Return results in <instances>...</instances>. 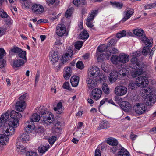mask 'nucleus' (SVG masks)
<instances>
[{"instance_id": "nucleus-12", "label": "nucleus", "mask_w": 156, "mask_h": 156, "mask_svg": "<svg viewBox=\"0 0 156 156\" xmlns=\"http://www.w3.org/2000/svg\"><path fill=\"white\" fill-rule=\"evenodd\" d=\"M9 115L10 117L12 118V119L10 122H14L13 123H14V122H15L16 121H18L19 125V122L18 119L22 117L21 114L20 112H16L14 110H12L11 112Z\"/></svg>"}, {"instance_id": "nucleus-37", "label": "nucleus", "mask_w": 156, "mask_h": 156, "mask_svg": "<svg viewBox=\"0 0 156 156\" xmlns=\"http://www.w3.org/2000/svg\"><path fill=\"white\" fill-rule=\"evenodd\" d=\"M119 55H112L111 58V61L113 64L115 65H117L119 62Z\"/></svg>"}, {"instance_id": "nucleus-3", "label": "nucleus", "mask_w": 156, "mask_h": 156, "mask_svg": "<svg viewBox=\"0 0 156 156\" xmlns=\"http://www.w3.org/2000/svg\"><path fill=\"white\" fill-rule=\"evenodd\" d=\"M143 93L142 95L145 96L146 104L148 106L151 105L152 104H154L156 102V91L153 89L147 88L142 90Z\"/></svg>"}, {"instance_id": "nucleus-38", "label": "nucleus", "mask_w": 156, "mask_h": 156, "mask_svg": "<svg viewBox=\"0 0 156 156\" xmlns=\"http://www.w3.org/2000/svg\"><path fill=\"white\" fill-rule=\"evenodd\" d=\"M27 124L28 125L25 128V130L26 131V133H30L33 129L31 125L32 124H31V122H30V121H28L26 122V125H27Z\"/></svg>"}, {"instance_id": "nucleus-30", "label": "nucleus", "mask_w": 156, "mask_h": 156, "mask_svg": "<svg viewBox=\"0 0 156 156\" xmlns=\"http://www.w3.org/2000/svg\"><path fill=\"white\" fill-rule=\"evenodd\" d=\"M132 31L135 35L139 37L143 36L144 34L143 30L140 28H136L134 30H133Z\"/></svg>"}, {"instance_id": "nucleus-34", "label": "nucleus", "mask_w": 156, "mask_h": 156, "mask_svg": "<svg viewBox=\"0 0 156 156\" xmlns=\"http://www.w3.org/2000/svg\"><path fill=\"white\" fill-rule=\"evenodd\" d=\"M9 140V138L5 134H0V144L6 145Z\"/></svg>"}, {"instance_id": "nucleus-11", "label": "nucleus", "mask_w": 156, "mask_h": 156, "mask_svg": "<svg viewBox=\"0 0 156 156\" xmlns=\"http://www.w3.org/2000/svg\"><path fill=\"white\" fill-rule=\"evenodd\" d=\"M100 70L98 67L97 66H94L90 68V69L88 70V73L91 76L94 78H96L100 74Z\"/></svg>"}, {"instance_id": "nucleus-4", "label": "nucleus", "mask_w": 156, "mask_h": 156, "mask_svg": "<svg viewBox=\"0 0 156 156\" xmlns=\"http://www.w3.org/2000/svg\"><path fill=\"white\" fill-rule=\"evenodd\" d=\"M13 122H9L8 125L2 128L3 133L7 136L13 135L15 131L14 128L18 126V121H16L14 123Z\"/></svg>"}, {"instance_id": "nucleus-23", "label": "nucleus", "mask_w": 156, "mask_h": 156, "mask_svg": "<svg viewBox=\"0 0 156 156\" xmlns=\"http://www.w3.org/2000/svg\"><path fill=\"white\" fill-rule=\"evenodd\" d=\"M64 109V108L62 106V103L61 102H58L56 106L54 108V110L57 114H59L63 113Z\"/></svg>"}, {"instance_id": "nucleus-1", "label": "nucleus", "mask_w": 156, "mask_h": 156, "mask_svg": "<svg viewBox=\"0 0 156 156\" xmlns=\"http://www.w3.org/2000/svg\"><path fill=\"white\" fill-rule=\"evenodd\" d=\"M140 52L138 51L131 54L132 58L131 60V64L130 67L133 69L131 72V75L133 78L141 75L143 73L142 68L144 67V64L142 62L138 61L137 58L140 55Z\"/></svg>"}, {"instance_id": "nucleus-63", "label": "nucleus", "mask_w": 156, "mask_h": 156, "mask_svg": "<svg viewBox=\"0 0 156 156\" xmlns=\"http://www.w3.org/2000/svg\"><path fill=\"white\" fill-rule=\"evenodd\" d=\"M63 77L66 80H68L69 79L71 75L70 73H68L65 72L63 73Z\"/></svg>"}, {"instance_id": "nucleus-36", "label": "nucleus", "mask_w": 156, "mask_h": 156, "mask_svg": "<svg viewBox=\"0 0 156 156\" xmlns=\"http://www.w3.org/2000/svg\"><path fill=\"white\" fill-rule=\"evenodd\" d=\"M47 5L50 6L55 3V5L57 6L59 5L60 1L59 0H46Z\"/></svg>"}, {"instance_id": "nucleus-20", "label": "nucleus", "mask_w": 156, "mask_h": 156, "mask_svg": "<svg viewBox=\"0 0 156 156\" xmlns=\"http://www.w3.org/2000/svg\"><path fill=\"white\" fill-rule=\"evenodd\" d=\"M0 16L2 18L6 19L7 20H6V22L8 25L11 23V18L2 9H0Z\"/></svg>"}, {"instance_id": "nucleus-40", "label": "nucleus", "mask_w": 156, "mask_h": 156, "mask_svg": "<svg viewBox=\"0 0 156 156\" xmlns=\"http://www.w3.org/2000/svg\"><path fill=\"white\" fill-rule=\"evenodd\" d=\"M49 147V145L47 146H44L43 145H41L38 148V151L39 152L42 153H45Z\"/></svg>"}, {"instance_id": "nucleus-32", "label": "nucleus", "mask_w": 156, "mask_h": 156, "mask_svg": "<svg viewBox=\"0 0 156 156\" xmlns=\"http://www.w3.org/2000/svg\"><path fill=\"white\" fill-rule=\"evenodd\" d=\"M30 119V122L32 124L33 122H37L41 120V116L37 113H34L32 115Z\"/></svg>"}, {"instance_id": "nucleus-47", "label": "nucleus", "mask_w": 156, "mask_h": 156, "mask_svg": "<svg viewBox=\"0 0 156 156\" xmlns=\"http://www.w3.org/2000/svg\"><path fill=\"white\" fill-rule=\"evenodd\" d=\"M6 65V60L3 59H0V69H4Z\"/></svg>"}, {"instance_id": "nucleus-26", "label": "nucleus", "mask_w": 156, "mask_h": 156, "mask_svg": "<svg viewBox=\"0 0 156 156\" xmlns=\"http://www.w3.org/2000/svg\"><path fill=\"white\" fill-rule=\"evenodd\" d=\"M80 78L77 76H73L70 79V83L72 86L74 87H76L79 83Z\"/></svg>"}, {"instance_id": "nucleus-41", "label": "nucleus", "mask_w": 156, "mask_h": 156, "mask_svg": "<svg viewBox=\"0 0 156 156\" xmlns=\"http://www.w3.org/2000/svg\"><path fill=\"white\" fill-rule=\"evenodd\" d=\"M108 47V46L104 44H101L98 47L97 51L98 52H102L107 49Z\"/></svg>"}, {"instance_id": "nucleus-43", "label": "nucleus", "mask_w": 156, "mask_h": 156, "mask_svg": "<svg viewBox=\"0 0 156 156\" xmlns=\"http://www.w3.org/2000/svg\"><path fill=\"white\" fill-rule=\"evenodd\" d=\"M88 38V34L87 31L84 30L80 34V38L82 39H87Z\"/></svg>"}, {"instance_id": "nucleus-29", "label": "nucleus", "mask_w": 156, "mask_h": 156, "mask_svg": "<svg viewBox=\"0 0 156 156\" xmlns=\"http://www.w3.org/2000/svg\"><path fill=\"white\" fill-rule=\"evenodd\" d=\"M98 13V10H93L89 13L88 16V21H90L94 20Z\"/></svg>"}, {"instance_id": "nucleus-25", "label": "nucleus", "mask_w": 156, "mask_h": 156, "mask_svg": "<svg viewBox=\"0 0 156 156\" xmlns=\"http://www.w3.org/2000/svg\"><path fill=\"white\" fill-rule=\"evenodd\" d=\"M141 41L148 47L152 46L153 39L152 38L148 39L146 36H144L141 39Z\"/></svg>"}, {"instance_id": "nucleus-48", "label": "nucleus", "mask_w": 156, "mask_h": 156, "mask_svg": "<svg viewBox=\"0 0 156 156\" xmlns=\"http://www.w3.org/2000/svg\"><path fill=\"white\" fill-rule=\"evenodd\" d=\"M83 42L81 41H78L75 44V46L76 49L80 50L83 45Z\"/></svg>"}, {"instance_id": "nucleus-53", "label": "nucleus", "mask_w": 156, "mask_h": 156, "mask_svg": "<svg viewBox=\"0 0 156 156\" xmlns=\"http://www.w3.org/2000/svg\"><path fill=\"white\" fill-rule=\"evenodd\" d=\"M21 49L18 47L15 46L11 49V51L12 52L17 53L20 52L21 51Z\"/></svg>"}, {"instance_id": "nucleus-57", "label": "nucleus", "mask_w": 156, "mask_h": 156, "mask_svg": "<svg viewBox=\"0 0 156 156\" xmlns=\"http://www.w3.org/2000/svg\"><path fill=\"white\" fill-rule=\"evenodd\" d=\"M117 41L114 39H111L108 41V46L110 45L114 46L116 44Z\"/></svg>"}, {"instance_id": "nucleus-18", "label": "nucleus", "mask_w": 156, "mask_h": 156, "mask_svg": "<svg viewBox=\"0 0 156 156\" xmlns=\"http://www.w3.org/2000/svg\"><path fill=\"white\" fill-rule=\"evenodd\" d=\"M118 76V73L116 71H112L109 74L108 79L110 83L115 82Z\"/></svg>"}, {"instance_id": "nucleus-10", "label": "nucleus", "mask_w": 156, "mask_h": 156, "mask_svg": "<svg viewBox=\"0 0 156 156\" xmlns=\"http://www.w3.org/2000/svg\"><path fill=\"white\" fill-rule=\"evenodd\" d=\"M102 92L100 89L96 88L93 90L91 93V97L95 100H99L101 97Z\"/></svg>"}, {"instance_id": "nucleus-22", "label": "nucleus", "mask_w": 156, "mask_h": 156, "mask_svg": "<svg viewBox=\"0 0 156 156\" xmlns=\"http://www.w3.org/2000/svg\"><path fill=\"white\" fill-rule=\"evenodd\" d=\"M16 146L17 148V151L19 154H22L25 153L27 151L26 148L20 144V142L17 141L16 143Z\"/></svg>"}, {"instance_id": "nucleus-16", "label": "nucleus", "mask_w": 156, "mask_h": 156, "mask_svg": "<svg viewBox=\"0 0 156 156\" xmlns=\"http://www.w3.org/2000/svg\"><path fill=\"white\" fill-rule=\"evenodd\" d=\"M119 146V149L116 155V156H131L128 151L123 147L119 145H118L117 147Z\"/></svg>"}, {"instance_id": "nucleus-50", "label": "nucleus", "mask_w": 156, "mask_h": 156, "mask_svg": "<svg viewBox=\"0 0 156 156\" xmlns=\"http://www.w3.org/2000/svg\"><path fill=\"white\" fill-rule=\"evenodd\" d=\"M26 51H23L20 53L18 54V55L20 57L22 58L24 60H26L27 58L26 57Z\"/></svg>"}, {"instance_id": "nucleus-9", "label": "nucleus", "mask_w": 156, "mask_h": 156, "mask_svg": "<svg viewBox=\"0 0 156 156\" xmlns=\"http://www.w3.org/2000/svg\"><path fill=\"white\" fill-rule=\"evenodd\" d=\"M127 91V88L126 87L121 85L117 86L114 90L115 94L118 96H121L125 95Z\"/></svg>"}, {"instance_id": "nucleus-61", "label": "nucleus", "mask_w": 156, "mask_h": 156, "mask_svg": "<svg viewBox=\"0 0 156 156\" xmlns=\"http://www.w3.org/2000/svg\"><path fill=\"white\" fill-rule=\"evenodd\" d=\"M27 95V94H24L22 95L19 98V101L21 102L25 101L26 97Z\"/></svg>"}, {"instance_id": "nucleus-59", "label": "nucleus", "mask_w": 156, "mask_h": 156, "mask_svg": "<svg viewBox=\"0 0 156 156\" xmlns=\"http://www.w3.org/2000/svg\"><path fill=\"white\" fill-rule=\"evenodd\" d=\"M64 72L68 73H70L71 75L72 74V71L71 68L70 67H65L64 69Z\"/></svg>"}, {"instance_id": "nucleus-6", "label": "nucleus", "mask_w": 156, "mask_h": 156, "mask_svg": "<svg viewBox=\"0 0 156 156\" xmlns=\"http://www.w3.org/2000/svg\"><path fill=\"white\" fill-rule=\"evenodd\" d=\"M133 108L135 113L139 115L144 113L147 110L146 105L145 104L141 102L135 103L133 106Z\"/></svg>"}, {"instance_id": "nucleus-14", "label": "nucleus", "mask_w": 156, "mask_h": 156, "mask_svg": "<svg viewBox=\"0 0 156 156\" xmlns=\"http://www.w3.org/2000/svg\"><path fill=\"white\" fill-rule=\"evenodd\" d=\"M50 59L52 64L54 65V66L56 69L57 66L56 65L58 64V61L59 60V57L58 55V52L56 51H54L53 53L50 55Z\"/></svg>"}, {"instance_id": "nucleus-24", "label": "nucleus", "mask_w": 156, "mask_h": 156, "mask_svg": "<svg viewBox=\"0 0 156 156\" xmlns=\"http://www.w3.org/2000/svg\"><path fill=\"white\" fill-rule=\"evenodd\" d=\"M120 106L122 109L126 112L129 111L131 108V105L127 101L122 102Z\"/></svg>"}, {"instance_id": "nucleus-5", "label": "nucleus", "mask_w": 156, "mask_h": 156, "mask_svg": "<svg viewBox=\"0 0 156 156\" xmlns=\"http://www.w3.org/2000/svg\"><path fill=\"white\" fill-rule=\"evenodd\" d=\"M118 51V50L117 49L112 48L110 49L109 51H107L106 53L105 54L103 53L99 55L98 52H97L96 54L98 55H99L97 58V60L99 62L105 58L108 60L111 54L117 53Z\"/></svg>"}, {"instance_id": "nucleus-58", "label": "nucleus", "mask_w": 156, "mask_h": 156, "mask_svg": "<svg viewBox=\"0 0 156 156\" xmlns=\"http://www.w3.org/2000/svg\"><path fill=\"white\" fill-rule=\"evenodd\" d=\"M62 87L65 89L69 90H70L69 84L68 82H65L63 85Z\"/></svg>"}, {"instance_id": "nucleus-13", "label": "nucleus", "mask_w": 156, "mask_h": 156, "mask_svg": "<svg viewBox=\"0 0 156 156\" xmlns=\"http://www.w3.org/2000/svg\"><path fill=\"white\" fill-rule=\"evenodd\" d=\"M133 13V9L131 8L127 9L126 11L124 12L123 18L121 21L122 22L126 21L132 16Z\"/></svg>"}, {"instance_id": "nucleus-28", "label": "nucleus", "mask_w": 156, "mask_h": 156, "mask_svg": "<svg viewBox=\"0 0 156 156\" xmlns=\"http://www.w3.org/2000/svg\"><path fill=\"white\" fill-rule=\"evenodd\" d=\"M18 140H21L23 142H26L29 141L30 140V136L28 133H25L19 136Z\"/></svg>"}, {"instance_id": "nucleus-60", "label": "nucleus", "mask_w": 156, "mask_h": 156, "mask_svg": "<svg viewBox=\"0 0 156 156\" xmlns=\"http://www.w3.org/2000/svg\"><path fill=\"white\" fill-rule=\"evenodd\" d=\"M112 4L115 5L117 7L119 8H121L123 5L122 3H119L116 2H113V3H112Z\"/></svg>"}, {"instance_id": "nucleus-31", "label": "nucleus", "mask_w": 156, "mask_h": 156, "mask_svg": "<svg viewBox=\"0 0 156 156\" xmlns=\"http://www.w3.org/2000/svg\"><path fill=\"white\" fill-rule=\"evenodd\" d=\"M99 80L96 79V78H93L92 79L88 80V87L93 88L96 86L98 81Z\"/></svg>"}, {"instance_id": "nucleus-56", "label": "nucleus", "mask_w": 156, "mask_h": 156, "mask_svg": "<svg viewBox=\"0 0 156 156\" xmlns=\"http://www.w3.org/2000/svg\"><path fill=\"white\" fill-rule=\"evenodd\" d=\"M145 7L146 9H151L153 8L156 7V4L155 2L153 3L149 4L146 5Z\"/></svg>"}, {"instance_id": "nucleus-55", "label": "nucleus", "mask_w": 156, "mask_h": 156, "mask_svg": "<svg viewBox=\"0 0 156 156\" xmlns=\"http://www.w3.org/2000/svg\"><path fill=\"white\" fill-rule=\"evenodd\" d=\"M149 51L150 49L148 48L144 47L143 49L142 53L144 55H146L147 54Z\"/></svg>"}, {"instance_id": "nucleus-39", "label": "nucleus", "mask_w": 156, "mask_h": 156, "mask_svg": "<svg viewBox=\"0 0 156 156\" xmlns=\"http://www.w3.org/2000/svg\"><path fill=\"white\" fill-rule=\"evenodd\" d=\"M102 90L104 93L106 94H108L110 93V89L108 85L104 83L103 84L102 87Z\"/></svg>"}, {"instance_id": "nucleus-45", "label": "nucleus", "mask_w": 156, "mask_h": 156, "mask_svg": "<svg viewBox=\"0 0 156 156\" xmlns=\"http://www.w3.org/2000/svg\"><path fill=\"white\" fill-rule=\"evenodd\" d=\"M126 34V31L125 30H122L116 34V37L117 38H120L122 37L125 36Z\"/></svg>"}, {"instance_id": "nucleus-19", "label": "nucleus", "mask_w": 156, "mask_h": 156, "mask_svg": "<svg viewBox=\"0 0 156 156\" xmlns=\"http://www.w3.org/2000/svg\"><path fill=\"white\" fill-rule=\"evenodd\" d=\"M119 62L123 64L126 63L129 59V55L124 53L119 54Z\"/></svg>"}, {"instance_id": "nucleus-21", "label": "nucleus", "mask_w": 156, "mask_h": 156, "mask_svg": "<svg viewBox=\"0 0 156 156\" xmlns=\"http://www.w3.org/2000/svg\"><path fill=\"white\" fill-rule=\"evenodd\" d=\"M25 108L26 103L25 101H18L17 102L15 105V108L16 110L19 112L23 111Z\"/></svg>"}, {"instance_id": "nucleus-8", "label": "nucleus", "mask_w": 156, "mask_h": 156, "mask_svg": "<svg viewBox=\"0 0 156 156\" xmlns=\"http://www.w3.org/2000/svg\"><path fill=\"white\" fill-rule=\"evenodd\" d=\"M70 53H66L65 54L63 55L62 58V62L60 63L56 67V69L59 70L61 66H63V64L67 62H69V60L70 59L69 58H71L72 55V51L70 50Z\"/></svg>"}, {"instance_id": "nucleus-15", "label": "nucleus", "mask_w": 156, "mask_h": 156, "mask_svg": "<svg viewBox=\"0 0 156 156\" xmlns=\"http://www.w3.org/2000/svg\"><path fill=\"white\" fill-rule=\"evenodd\" d=\"M66 28L63 24H59L57 25L56 33L60 37H62L65 33Z\"/></svg>"}, {"instance_id": "nucleus-54", "label": "nucleus", "mask_w": 156, "mask_h": 156, "mask_svg": "<svg viewBox=\"0 0 156 156\" xmlns=\"http://www.w3.org/2000/svg\"><path fill=\"white\" fill-rule=\"evenodd\" d=\"M5 54L6 52L4 49L2 48H0V59H3Z\"/></svg>"}, {"instance_id": "nucleus-42", "label": "nucleus", "mask_w": 156, "mask_h": 156, "mask_svg": "<svg viewBox=\"0 0 156 156\" xmlns=\"http://www.w3.org/2000/svg\"><path fill=\"white\" fill-rule=\"evenodd\" d=\"M0 118L6 122L9 120V113L6 112L2 114Z\"/></svg>"}, {"instance_id": "nucleus-17", "label": "nucleus", "mask_w": 156, "mask_h": 156, "mask_svg": "<svg viewBox=\"0 0 156 156\" xmlns=\"http://www.w3.org/2000/svg\"><path fill=\"white\" fill-rule=\"evenodd\" d=\"M32 11L36 14H41L44 11V9L42 6L40 4H35L32 7Z\"/></svg>"}, {"instance_id": "nucleus-64", "label": "nucleus", "mask_w": 156, "mask_h": 156, "mask_svg": "<svg viewBox=\"0 0 156 156\" xmlns=\"http://www.w3.org/2000/svg\"><path fill=\"white\" fill-rule=\"evenodd\" d=\"M107 76L105 75H101L100 76V80L101 81L103 82H106L107 80Z\"/></svg>"}, {"instance_id": "nucleus-62", "label": "nucleus", "mask_w": 156, "mask_h": 156, "mask_svg": "<svg viewBox=\"0 0 156 156\" xmlns=\"http://www.w3.org/2000/svg\"><path fill=\"white\" fill-rule=\"evenodd\" d=\"M135 83L134 82H131L129 85V87L131 89H133L135 88Z\"/></svg>"}, {"instance_id": "nucleus-2", "label": "nucleus", "mask_w": 156, "mask_h": 156, "mask_svg": "<svg viewBox=\"0 0 156 156\" xmlns=\"http://www.w3.org/2000/svg\"><path fill=\"white\" fill-rule=\"evenodd\" d=\"M37 112L41 115V120L44 124H50L53 123L54 115L50 112L47 111V108L44 106H40L36 108Z\"/></svg>"}, {"instance_id": "nucleus-51", "label": "nucleus", "mask_w": 156, "mask_h": 156, "mask_svg": "<svg viewBox=\"0 0 156 156\" xmlns=\"http://www.w3.org/2000/svg\"><path fill=\"white\" fill-rule=\"evenodd\" d=\"M26 156H38L36 152L31 151H28L26 154Z\"/></svg>"}, {"instance_id": "nucleus-49", "label": "nucleus", "mask_w": 156, "mask_h": 156, "mask_svg": "<svg viewBox=\"0 0 156 156\" xmlns=\"http://www.w3.org/2000/svg\"><path fill=\"white\" fill-rule=\"evenodd\" d=\"M76 65L77 67L80 69H83L84 67L83 63L82 61H78L76 63Z\"/></svg>"}, {"instance_id": "nucleus-35", "label": "nucleus", "mask_w": 156, "mask_h": 156, "mask_svg": "<svg viewBox=\"0 0 156 156\" xmlns=\"http://www.w3.org/2000/svg\"><path fill=\"white\" fill-rule=\"evenodd\" d=\"M107 142L109 145L112 146H115L118 145V142L117 140L112 137L108 138Z\"/></svg>"}, {"instance_id": "nucleus-46", "label": "nucleus", "mask_w": 156, "mask_h": 156, "mask_svg": "<svg viewBox=\"0 0 156 156\" xmlns=\"http://www.w3.org/2000/svg\"><path fill=\"white\" fill-rule=\"evenodd\" d=\"M73 9L72 8L68 9L65 12V16L67 18L70 17L72 15L73 11Z\"/></svg>"}, {"instance_id": "nucleus-27", "label": "nucleus", "mask_w": 156, "mask_h": 156, "mask_svg": "<svg viewBox=\"0 0 156 156\" xmlns=\"http://www.w3.org/2000/svg\"><path fill=\"white\" fill-rule=\"evenodd\" d=\"M109 127V125L108 122L105 120H102L100 121L98 129L99 130L105 128H108Z\"/></svg>"}, {"instance_id": "nucleus-33", "label": "nucleus", "mask_w": 156, "mask_h": 156, "mask_svg": "<svg viewBox=\"0 0 156 156\" xmlns=\"http://www.w3.org/2000/svg\"><path fill=\"white\" fill-rule=\"evenodd\" d=\"M24 63V60L20 59H18L13 61V66L16 68L19 67Z\"/></svg>"}, {"instance_id": "nucleus-52", "label": "nucleus", "mask_w": 156, "mask_h": 156, "mask_svg": "<svg viewBox=\"0 0 156 156\" xmlns=\"http://www.w3.org/2000/svg\"><path fill=\"white\" fill-rule=\"evenodd\" d=\"M56 137L55 136H52L48 140L49 142L51 144H52L56 140Z\"/></svg>"}, {"instance_id": "nucleus-7", "label": "nucleus", "mask_w": 156, "mask_h": 156, "mask_svg": "<svg viewBox=\"0 0 156 156\" xmlns=\"http://www.w3.org/2000/svg\"><path fill=\"white\" fill-rule=\"evenodd\" d=\"M136 82L137 86L143 87L147 85L149 81L146 76H141L136 79Z\"/></svg>"}, {"instance_id": "nucleus-44", "label": "nucleus", "mask_w": 156, "mask_h": 156, "mask_svg": "<svg viewBox=\"0 0 156 156\" xmlns=\"http://www.w3.org/2000/svg\"><path fill=\"white\" fill-rule=\"evenodd\" d=\"M101 67L102 69L105 73H108L110 70V69L107 64H103L101 65Z\"/></svg>"}]
</instances>
